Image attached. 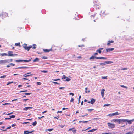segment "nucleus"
Segmentation results:
<instances>
[{
	"instance_id": "1",
	"label": "nucleus",
	"mask_w": 134,
	"mask_h": 134,
	"mask_svg": "<svg viewBox=\"0 0 134 134\" xmlns=\"http://www.w3.org/2000/svg\"><path fill=\"white\" fill-rule=\"evenodd\" d=\"M122 120L123 119H113V121L114 122H117L119 124H122Z\"/></svg>"
},
{
	"instance_id": "2",
	"label": "nucleus",
	"mask_w": 134,
	"mask_h": 134,
	"mask_svg": "<svg viewBox=\"0 0 134 134\" xmlns=\"http://www.w3.org/2000/svg\"><path fill=\"white\" fill-rule=\"evenodd\" d=\"M133 120H129L126 119H123L122 123L126 122V124H127L126 122H127L129 124H131L132 123V122Z\"/></svg>"
},
{
	"instance_id": "3",
	"label": "nucleus",
	"mask_w": 134,
	"mask_h": 134,
	"mask_svg": "<svg viewBox=\"0 0 134 134\" xmlns=\"http://www.w3.org/2000/svg\"><path fill=\"white\" fill-rule=\"evenodd\" d=\"M13 52L11 51H9L8 52V54L7 56H16L17 55V54H13Z\"/></svg>"
},
{
	"instance_id": "4",
	"label": "nucleus",
	"mask_w": 134,
	"mask_h": 134,
	"mask_svg": "<svg viewBox=\"0 0 134 134\" xmlns=\"http://www.w3.org/2000/svg\"><path fill=\"white\" fill-rule=\"evenodd\" d=\"M108 126L109 128H114L115 126V125L114 124L110 123H108Z\"/></svg>"
},
{
	"instance_id": "5",
	"label": "nucleus",
	"mask_w": 134,
	"mask_h": 134,
	"mask_svg": "<svg viewBox=\"0 0 134 134\" xmlns=\"http://www.w3.org/2000/svg\"><path fill=\"white\" fill-rule=\"evenodd\" d=\"M2 15V16L5 17H7L8 15V14L6 12H3L1 14H0V16Z\"/></svg>"
},
{
	"instance_id": "6",
	"label": "nucleus",
	"mask_w": 134,
	"mask_h": 134,
	"mask_svg": "<svg viewBox=\"0 0 134 134\" xmlns=\"http://www.w3.org/2000/svg\"><path fill=\"white\" fill-rule=\"evenodd\" d=\"M95 102V100L93 98H92L91 99V101H88V103H91L92 104H93Z\"/></svg>"
},
{
	"instance_id": "7",
	"label": "nucleus",
	"mask_w": 134,
	"mask_h": 134,
	"mask_svg": "<svg viewBox=\"0 0 134 134\" xmlns=\"http://www.w3.org/2000/svg\"><path fill=\"white\" fill-rule=\"evenodd\" d=\"M114 49V48H109L106 49V51L107 52H109L113 50Z\"/></svg>"
},
{
	"instance_id": "8",
	"label": "nucleus",
	"mask_w": 134,
	"mask_h": 134,
	"mask_svg": "<svg viewBox=\"0 0 134 134\" xmlns=\"http://www.w3.org/2000/svg\"><path fill=\"white\" fill-rule=\"evenodd\" d=\"M98 58V57H96L95 56L92 55V56L91 57H90L89 58V59L90 60H94L95 58L98 59V58Z\"/></svg>"
},
{
	"instance_id": "9",
	"label": "nucleus",
	"mask_w": 134,
	"mask_h": 134,
	"mask_svg": "<svg viewBox=\"0 0 134 134\" xmlns=\"http://www.w3.org/2000/svg\"><path fill=\"white\" fill-rule=\"evenodd\" d=\"M94 7L96 9H99L100 8V5L98 4V3H97L96 4L94 5Z\"/></svg>"
},
{
	"instance_id": "10",
	"label": "nucleus",
	"mask_w": 134,
	"mask_h": 134,
	"mask_svg": "<svg viewBox=\"0 0 134 134\" xmlns=\"http://www.w3.org/2000/svg\"><path fill=\"white\" fill-rule=\"evenodd\" d=\"M34 130H33L31 131H24V134H27L29 133H31L34 132Z\"/></svg>"
},
{
	"instance_id": "11",
	"label": "nucleus",
	"mask_w": 134,
	"mask_h": 134,
	"mask_svg": "<svg viewBox=\"0 0 134 134\" xmlns=\"http://www.w3.org/2000/svg\"><path fill=\"white\" fill-rule=\"evenodd\" d=\"M24 48L25 49V50H27V51H29L30 48H31V47H30V46L29 47H27L26 46H23Z\"/></svg>"
},
{
	"instance_id": "12",
	"label": "nucleus",
	"mask_w": 134,
	"mask_h": 134,
	"mask_svg": "<svg viewBox=\"0 0 134 134\" xmlns=\"http://www.w3.org/2000/svg\"><path fill=\"white\" fill-rule=\"evenodd\" d=\"M98 59H103L104 60H106L107 59V58L105 57H98L97 58Z\"/></svg>"
},
{
	"instance_id": "13",
	"label": "nucleus",
	"mask_w": 134,
	"mask_h": 134,
	"mask_svg": "<svg viewBox=\"0 0 134 134\" xmlns=\"http://www.w3.org/2000/svg\"><path fill=\"white\" fill-rule=\"evenodd\" d=\"M105 91V90L104 89H102L101 91V93L102 97H104V92Z\"/></svg>"
},
{
	"instance_id": "14",
	"label": "nucleus",
	"mask_w": 134,
	"mask_h": 134,
	"mask_svg": "<svg viewBox=\"0 0 134 134\" xmlns=\"http://www.w3.org/2000/svg\"><path fill=\"white\" fill-rule=\"evenodd\" d=\"M34 62H40V61L39 60V59L38 58H36L33 60Z\"/></svg>"
},
{
	"instance_id": "15",
	"label": "nucleus",
	"mask_w": 134,
	"mask_h": 134,
	"mask_svg": "<svg viewBox=\"0 0 134 134\" xmlns=\"http://www.w3.org/2000/svg\"><path fill=\"white\" fill-rule=\"evenodd\" d=\"M114 42V41H113L111 40V41H108V43L107 44V45L108 46H110L111 45L110 44V43H113Z\"/></svg>"
},
{
	"instance_id": "16",
	"label": "nucleus",
	"mask_w": 134,
	"mask_h": 134,
	"mask_svg": "<svg viewBox=\"0 0 134 134\" xmlns=\"http://www.w3.org/2000/svg\"><path fill=\"white\" fill-rule=\"evenodd\" d=\"M28 67H25V66H22V67H19L18 68H16V69H25V68H27Z\"/></svg>"
},
{
	"instance_id": "17",
	"label": "nucleus",
	"mask_w": 134,
	"mask_h": 134,
	"mask_svg": "<svg viewBox=\"0 0 134 134\" xmlns=\"http://www.w3.org/2000/svg\"><path fill=\"white\" fill-rule=\"evenodd\" d=\"M5 61L6 63H9L10 62H12V59H8V60H5Z\"/></svg>"
},
{
	"instance_id": "18",
	"label": "nucleus",
	"mask_w": 134,
	"mask_h": 134,
	"mask_svg": "<svg viewBox=\"0 0 134 134\" xmlns=\"http://www.w3.org/2000/svg\"><path fill=\"white\" fill-rule=\"evenodd\" d=\"M32 107H27L24 108L23 109V110L27 111V110H28L29 109H32Z\"/></svg>"
},
{
	"instance_id": "19",
	"label": "nucleus",
	"mask_w": 134,
	"mask_h": 134,
	"mask_svg": "<svg viewBox=\"0 0 134 134\" xmlns=\"http://www.w3.org/2000/svg\"><path fill=\"white\" fill-rule=\"evenodd\" d=\"M97 129H92L91 130H89L88 131V132H93L96 130Z\"/></svg>"
},
{
	"instance_id": "20",
	"label": "nucleus",
	"mask_w": 134,
	"mask_h": 134,
	"mask_svg": "<svg viewBox=\"0 0 134 134\" xmlns=\"http://www.w3.org/2000/svg\"><path fill=\"white\" fill-rule=\"evenodd\" d=\"M105 64L106 63L107 64H111V63H113V62H112V61H105Z\"/></svg>"
},
{
	"instance_id": "21",
	"label": "nucleus",
	"mask_w": 134,
	"mask_h": 134,
	"mask_svg": "<svg viewBox=\"0 0 134 134\" xmlns=\"http://www.w3.org/2000/svg\"><path fill=\"white\" fill-rule=\"evenodd\" d=\"M5 60H0V64L5 63Z\"/></svg>"
},
{
	"instance_id": "22",
	"label": "nucleus",
	"mask_w": 134,
	"mask_h": 134,
	"mask_svg": "<svg viewBox=\"0 0 134 134\" xmlns=\"http://www.w3.org/2000/svg\"><path fill=\"white\" fill-rule=\"evenodd\" d=\"M36 45L35 44H34L32 46H30V47H31V48L34 49H35L36 48Z\"/></svg>"
},
{
	"instance_id": "23",
	"label": "nucleus",
	"mask_w": 134,
	"mask_h": 134,
	"mask_svg": "<svg viewBox=\"0 0 134 134\" xmlns=\"http://www.w3.org/2000/svg\"><path fill=\"white\" fill-rule=\"evenodd\" d=\"M114 116L118 115L120 114V113H119L118 112H116L115 113H113Z\"/></svg>"
},
{
	"instance_id": "24",
	"label": "nucleus",
	"mask_w": 134,
	"mask_h": 134,
	"mask_svg": "<svg viewBox=\"0 0 134 134\" xmlns=\"http://www.w3.org/2000/svg\"><path fill=\"white\" fill-rule=\"evenodd\" d=\"M1 55L2 56H7L8 54L5 53H1L0 54V55Z\"/></svg>"
},
{
	"instance_id": "25",
	"label": "nucleus",
	"mask_w": 134,
	"mask_h": 134,
	"mask_svg": "<svg viewBox=\"0 0 134 134\" xmlns=\"http://www.w3.org/2000/svg\"><path fill=\"white\" fill-rule=\"evenodd\" d=\"M52 50V48L50 49H45L43 50L44 51L46 52H49Z\"/></svg>"
},
{
	"instance_id": "26",
	"label": "nucleus",
	"mask_w": 134,
	"mask_h": 134,
	"mask_svg": "<svg viewBox=\"0 0 134 134\" xmlns=\"http://www.w3.org/2000/svg\"><path fill=\"white\" fill-rule=\"evenodd\" d=\"M26 74H25V75H23V76H24V77H27L29 76H31V75H32L31 74V75H26Z\"/></svg>"
},
{
	"instance_id": "27",
	"label": "nucleus",
	"mask_w": 134,
	"mask_h": 134,
	"mask_svg": "<svg viewBox=\"0 0 134 134\" xmlns=\"http://www.w3.org/2000/svg\"><path fill=\"white\" fill-rule=\"evenodd\" d=\"M99 64L100 65H101L102 66H104L106 64H105V62H104V63H100Z\"/></svg>"
},
{
	"instance_id": "28",
	"label": "nucleus",
	"mask_w": 134,
	"mask_h": 134,
	"mask_svg": "<svg viewBox=\"0 0 134 134\" xmlns=\"http://www.w3.org/2000/svg\"><path fill=\"white\" fill-rule=\"evenodd\" d=\"M15 62H23V60H15Z\"/></svg>"
},
{
	"instance_id": "29",
	"label": "nucleus",
	"mask_w": 134,
	"mask_h": 134,
	"mask_svg": "<svg viewBox=\"0 0 134 134\" xmlns=\"http://www.w3.org/2000/svg\"><path fill=\"white\" fill-rule=\"evenodd\" d=\"M37 124V122L36 121H35L32 124V125L34 126H35Z\"/></svg>"
},
{
	"instance_id": "30",
	"label": "nucleus",
	"mask_w": 134,
	"mask_h": 134,
	"mask_svg": "<svg viewBox=\"0 0 134 134\" xmlns=\"http://www.w3.org/2000/svg\"><path fill=\"white\" fill-rule=\"evenodd\" d=\"M120 86L123 88H125L126 89H127V87L123 85H121Z\"/></svg>"
},
{
	"instance_id": "31",
	"label": "nucleus",
	"mask_w": 134,
	"mask_h": 134,
	"mask_svg": "<svg viewBox=\"0 0 134 134\" xmlns=\"http://www.w3.org/2000/svg\"><path fill=\"white\" fill-rule=\"evenodd\" d=\"M15 46H20V43L19 42V43H15Z\"/></svg>"
},
{
	"instance_id": "32",
	"label": "nucleus",
	"mask_w": 134,
	"mask_h": 134,
	"mask_svg": "<svg viewBox=\"0 0 134 134\" xmlns=\"http://www.w3.org/2000/svg\"><path fill=\"white\" fill-rule=\"evenodd\" d=\"M96 52H98L99 53H100L101 52V50L99 49L98 50H97L96 51Z\"/></svg>"
},
{
	"instance_id": "33",
	"label": "nucleus",
	"mask_w": 134,
	"mask_h": 134,
	"mask_svg": "<svg viewBox=\"0 0 134 134\" xmlns=\"http://www.w3.org/2000/svg\"><path fill=\"white\" fill-rule=\"evenodd\" d=\"M6 75H4L2 76H1L0 77V78H4L6 77Z\"/></svg>"
},
{
	"instance_id": "34",
	"label": "nucleus",
	"mask_w": 134,
	"mask_h": 134,
	"mask_svg": "<svg viewBox=\"0 0 134 134\" xmlns=\"http://www.w3.org/2000/svg\"><path fill=\"white\" fill-rule=\"evenodd\" d=\"M71 80V79L69 78H68V77L66 78V79L65 80L66 81H70Z\"/></svg>"
},
{
	"instance_id": "35",
	"label": "nucleus",
	"mask_w": 134,
	"mask_h": 134,
	"mask_svg": "<svg viewBox=\"0 0 134 134\" xmlns=\"http://www.w3.org/2000/svg\"><path fill=\"white\" fill-rule=\"evenodd\" d=\"M113 116H114L113 115V114L112 113V114H109L107 116H109L110 117H111Z\"/></svg>"
},
{
	"instance_id": "36",
	"label": "nucleus",
	"mask_w": 134,
	"mask_h": 134,
	"mask_svg": "<svg viewBox=\"0 0 134 134\" xmlns=\"http://www.w3.org/2000/svg\"><path fill=\"white\" fill-rule=\"evenodd\" d=\"M27 90H22L20 91V92H27Z\"/></svg>"
},
{
	"instance_id": "37",
	"label": "nucleus",
	"mask_w": 134,
	"mask_h": 134,
	"mask_svg": "<svg viewBox=\"0 0 134 134\" xmlns=\"http://www.w3.org/2000/svg\"><path fill=\"white\" fill-rule=\"evenodd\" d=\"M31 61L30 60H23V62H29Z\"/></svg>"
},
{
	"instance_id": "38",
	"label": "nucleus",
	"mask_w": 134,
	"mask_h": 134,
	"mask_svg": "<svg viewBox=\"0 0 134 134\" xmlns=\"http://www.w3.org/2000/svg\"><path fill=\"white\" fill-rule=\"evenodd\" d=\"M13 81H12V82H8L7 84V85H8L9 84H11L12 83H13Z\"/></svg>"
},
{
	"instance_id": "39",
	"label": "nucleus",
	"mask_w": 134,
	"mask_h": 134,
	"mask_svg": "<svg viewBox=\"0 0 134 134\" xmlns=\"http://www.w3.org/2000/svg\"><path fill=\"white\" fill-rule=\"evenodd\" d=\"M41 71L42 72H43V73H47V72L48 71H46V70H42V71Z\"/></svg>"
},
{
	"instance_id": "40",
	"label": "nucleus",
	"mask_w": 134,
	"mask_h": 134,
	"mask_svg": "<svg viewBox=\"0 0 134 134\" xmlns=\"http://www.w3.org/2000/svg\"><path fill=\"white\" fill-rule=\"evenodd\" d=\"M52 80L55 81H57L58 80H59L60 79H53Z\"/></svg>"
},
{
	"instance_id": "41",
	"label": "nucleus",
	"mask_w": 134,
	"mask_h": 134,
	"mask_svg": "<svg viewBox=\"0 0 134 134\" xmlns=\"http://www.w3.org/2000/svg\"><path fill=\"white\" fill-rule=\"evenodd\" d=\"M127 68H122L121 69V70H127Z\"/></svg>"
},
{
	"instance_id": "42",
	"label": "nucleus",
	"mask_w": 134,
	"mask_h": 134,
	"mask_svg": "<svg viewBox=\"0 0 134 134\" xmlns=\"http://www.w3.org/2000/svg\"><path fill=\"white\" fill-rule=\"evenodd\" d=\"M15 117V116L14 115H12L10 116V118H14Z\"/></svg>"
},
{
	"instance_id": "43",
	"label": "nucleus",
	"mask_w": 134,
	"mask_h": 134,
	"mask_svg": "<svg viewBox=\"0 0 134 134\" xmlns=\"http://www.w3.org/2000/svg\"><path fill=\"white\" fill-rule=\"evenodd\" d=\"M110 104H105L104 105V107L109 106H110Z\"/></svg>"
},
{
	"instance_id": "44",
	"label": "nucleus",
	"mask_w": 134,
	"mask_h": 134,
	"mask_svg": "<svg viewBox=\"0 0 134 134\" xmlns=\"http://www.w3.org/2000/svg\"><path fill=\"white\" fill-rule=\"evenodd\" d=\"M63 77H62V79H65V78H66V76L64 75H63Z\"/></svg>"
},
{
	"instance_id": "45",
	"label": "nucleus",
	"mask_w": 134,
	"mask_h": 134,
	"mask_svg": "<svg viewBox=\"0 0 134 134\" xmlns=\"http://www.w3.org/2000/svg\"><path fill=\"white\" fill-rule=\"evenodd\" d=\"M88 122V121H81V122H83V123H86Z\"/></svg>"
},
{
	"instance_id": "46",
	"label": "nucleus",
	"mask_w": 134,
	"mask_h": 134,
	"mask_svg": "<svg viewBox=\"0 0 134 134\" xmlns=\"http://www.w3.org/2000/svg\"><path fill=\"white\" fill-rule=\"evenodd\" d=\"M42 58L44 59H47V57L46 56H43L42 57Z\"/></svg>"
},
{
	"instance_id": "47",
	"label": "nucleus",
	"mask_w": 134,
	"mask_h": 134,
	"mask_svg": "<svg viewBox=\"0 0 134 134\" xmlns=\"http://www.w3.org/2000/svg\"><path fill=\"white\" fill-rule=\"evenodd\" d=\"M53 130V129H49L47 130L49 131H51Z\"/></svg>"
},
{
	"instance_id": "48",
	"label": "nucleus",
	"mask_w": 134,
	"mask_h": 134,
	"mask_svg": "<svg viewBox=\"0 0 134 134\" xmlns=\"http://www.w3.org/2000/svg\"><path fill=\"white\" fill-rule=\"evenodd\" d=\"M107 76H105V77H102V78L103 79H107Z\"/></svg>"
},
{
	"instance_id": "49",
	"label": "nucleus",
	"mask_w": 134,
	"mask_h": 134,
	"mask_svg": "<svg viewBox=\"0 0 134 134\" xmlns=\"http://www.w3.org/2000/svg\"><path fill=\"white\" fill-rule=\"evenodd\" d=\"M93 110V109H88L87 110H88L89 112H91V111Z\"/></svg>"
},
{
	"instance_id": "50",
	"label": "nucleus",
	"mask_w": 134,
	"mask_h": 134,
	"mask_svg": "<svg viewBox=\"0 0 134 134\" xmlns=\"http://www.w3.org/2000/svg\"><path fill=\"white\" fill-rule=\"evenodd\" d=\"M81 98V95H80L79 96V100H78V101H79V103H80V99Z\"/></svg>"
},
{
	"instance_id": "51",
	"label": "nucleus",
	"mask_w": 134,
	"mask_h": 134,
	"mask_svg": "<svg viewBox=\"0 0 134 134\" xmlns=\"http://www.w3.org/2000/svg\"><path fill=\"white\" fill-rule=\"evenodd\" d=\"M52 82L54 84H59V83L57 82Z\"/></svg>"
},
{
	"instance_id": "52",
	"label": "nucleus",
	"mask_w": 134,
	"mask_h": 134,
	"mask_svg": "<svg viewBox=\"0 0 134 134\" xmlns=\"http://www.w3.org/2000/svg\"><path fill=\"white\" fill-rule=\"evenodd\" d=\"M31 93H25V94L26 95H30Z\"/></svg>"
},
{
	"instance_id": "53",
	"label": "nucleus",
	"mask_w": 134,
	"mask_h": 134,
	"mask_svg": "<svg viewBox=\"0 0 134 134\" xmlns=\"http://www.w3.org/2000/svg\"><path fill=\"white\" fill-rule=\"evenodd\" d=\"M64 125H59V126L60 127H61L62 128H63L64 127Z\"/></svg>"
},
{
	"instance_id": "54",
	"label": "nucleus",
	"mask_w": 134,
	"mask_h": 134,
	"mask_svg": "<svg viewBox=\"0 0 134 134\" xmlns=\"http://www.w3.org/2000/svg\"><path fill=\"white\" fill-rule=\"evenodd\" d=\"M13 113V112H12L10 113H8L7 115H9L11 114H12Z\"/></svg>"
},
{
	"instance_id": "55",
	"label": "nucleus",
	"mask_w": 134,
	"mask_h": 134,
	"mask_svg": "<svg viewBox=\"0 0 134 134\" xmlns=\"http://www.w3.org/2000/svg\"><path fill=\"white\" fill-rule=\"evenodd\" d=\"M10 104V103H5V104H3L2 105H9Z\"/></svg>"
},
{
	"instance_id": "56",
	"label": "nucleus",
	"mask_w": 134,
	"mask_h": 134,
	"mask_svg": "<svg viewBox=\"0 0 134 134\" xmlns=\"http://www.w3.org/2000/svg\"><path fill=\"white\" fill-rule=\"evenodd\" d=\"M41 83L40 82H38L37 83V84L38 85H41Z\"/></svg>"
},
{
	"instance_id": "57",
	"label": "nucleus",
	"mask_w": 134,
	"mask_h": 134,
	"mask_svg": "<svg viewBox=\"0 0 134 134\" xmlns=\"http://www.w3.org/2000/svg\"><path fill=\"white\" fill-rule=\"evenodd\" d=\"M74 100V99L73 98H71V99L70 100V102H73Z\"/></svg>"
},
{
	"instance_id": "58",
	"label": "nucleus",
	"mask_w": 134,
	"mask_h": 134,
	"mask_svg": "<svg viewBox=\"0 0 134 134\" xmlns=\"http://www.w3.org/2000/svg\"><path fill=\"white\" fill-rule=\"evenodd\" d=\"M29 100V99H24L23 100V101H27V100Z\"/></svg>"
},
{
	"instance_id": "59",
	"label": "nucleus",
	"mask_w": 134,
	"mask_h": 134,
	"mask_svg": "<svg viewBox=\"0 0 134 134\" xmlns=\"http://www.w3.org/2000/svg\"><path fill=\"white\" fill-rule=\"evenodd\" d=\"M132 134V132H129L125 134Z\"/></svg>"
},
{
	"instance_id": "60",
	"label": "nucleus",
	"mask_w": 134,
	"mask_h": 134,
	"mask_svg": "<svg viewBox=\"0 0 134 134\" xmlns=\"http://www.w3.org/2000/svg\"><path fill=\"white\" fill-rule=\"evenodd\" d=\"M16 125V124H13L12 125V127H14Z\"/></svg>"
},
{
	"instance_id": "61",
	"label": "nucleus",
	"mask_w": 134,
	"mask_h": 134,
	"mask_svg": "<svg viewBox=\"0 0 134 134\" xmlns=\"http://www.w3.org/2000/svg\"><path fill=\"white\" fill-rule=\"evenodd\" d=\"M78 46L79 47H84V45H79Z\"/></svg>"
},
{
	"instance_id": "62",
	"label": "nucleus",
	"mask_w": 134,
	"mask_h": 134,
	"mask_svg": "<svg viewBox=\"0 0 134 134\" xmlns=\"http://www.w3.org/2000/svg\"><path fill=\"white\" fill-rule=\"evenodd\" d=\"M29 80V81H30V80L28 79H27V78H23L22 79V80Z\"/></svg>"
},
{
	"instance_id": "63",
	"label": "nucleus",
	"mask_w": 134,
	"mask_h": 134,
	"mask_svg": "<svg viewBox=\"0 0 134 134\" xmlns=\"http://www.w3.org/2000/svg\"><path fill=\"white\" fill-rule=\"evenodd\" d=\"M69 94L70 95H72V96H74V94L73 93H69Z\"/></svg>"
},
{
	"instance_id": "64",
	"label": "nucleus",
	"mask_w": 134,
	"mask_h": 134,
	"mask_svg": "<svg viewBox=\"0 0 134 134\" xmlns=\"http://www.w3.org/2000/svg\"><path fill=\"white\" fill-rule=\"evenodd\" d=\"M10 65H11L13 66H14L15 65V64H13L12 63H11L10 64Z\"/></svg>"
}]
</instances>
